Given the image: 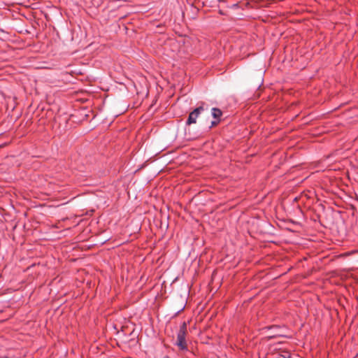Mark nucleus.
<instances>
[{"label":"nucleus","instance_id":"f257e3e1","mask_svg":"<svg viewBox=\"0 0 358 358\" xmlns=\"http://www.w3.org/2000/svg\"><path fill=\"white\" fill-rule=\"evenodd\" d=\"M187 330V324L186 322H183L181 324L180 329L177 333V340L175 343V345L181 351H187L188 350L186 341Z\"/></svg>","mask_w":358,"mask_h":358},{"label":"nucleus","instance_id":"f03ea898","mask_svg":"<svg viewBox=\"0 0 358 358\" xmlns=\"http://www.w3.org/2000/svg\"><path fill=\"white\" fill-rule=\"evenodd\" d=\"M204 103H202L201 105L197 108H196L194 110H192L187 117L186 121L187 125H190L192 124L196 123V120L199 117L201 113H203L205 110Z\"/></svg>","mask_w":358,"mask_h":358},{"label":"nucleus","instance_id":"7ed1b4c3","mask_svg":"<svg viewBox=\"0 0 358 358\" xmlns=\"http://www.w3.org/2000/svg\"><path fill=\"white\" fill-rule=\"evenodd\" d=\"M266 355V358H289L290 353L288 351L280 350V348L273 347Z\"/></svg>","mask_w":358,"mask_h":358},{"label":"nucleus","instance_id":"20e7f679","mask_svg":"<svg viewBox=\"0 0 358 358\" xmlns=\"http://www.w3.org/2000/svg\"><path fill=\"white\" fill-rule=\"evenodd\" d=\"M212 115L215 119L220 121V117L222 115V112L220 109H219L217 108H212Z\"/></svg>","mask_w":358,"mask_h":358},{"label":"nucleus","instance_id":"39448f33","mask_svg":"<svg viewBox=\"0 0 358 358\" xmlns=\"http://www.w3.org/2000/svg\"><path fill=\"white\" fill-rule=\"evenodd\" d=\"M219 122H220V121H219V120H216L215 121H213V122H211V124H212V125H211V127H213V126H215V125L217 124Z\"/></svg>","mask_w":358,"mask_h":358},{"label":"nucleus","instance_id":"423d86ee","mask_svg":"<svg viewBox=\"0 0 358 358\" xmlns=\"http://www.w3.org/2000/svg\"><path fill=\"white\" fill-rule=\"evenodd\" d=\"M0 358H8L7 357H0Z\"/></svg>","mask_w":358,"mask_h":358}]
</instances>
